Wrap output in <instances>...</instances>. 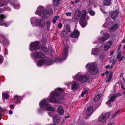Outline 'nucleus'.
Listing matches in <instances>:
<instances>
[{"instance_id":"f257e3e1","label":"nucleus","mask_w":125,"mask_h":125,"mask_svg":"<svg viewBox=\"0 0 125 125\" xmlns=\"http://www.w3.org/2000/svg\"><path fill=\"white\" fill-rule=\"evenodd\" d=\"M69 48L68 45L64 46L62 57L60 59L56 58L55 61L45 57V55L42 52H36L34 54V57L37 59L42 58L37 62V65L39 66H41L44 64L49 65L51 64L54 62H59L65 60L68 56Z\"/></svg>"},{"instance_id":"f03ea898","label":"nucleus","mask_w":125,"mask_h":125,"mask_svg":"<svg viewBox=\"0 0 125 125\" xmlns=\"http://www.w3.org/2000/svg\"><path fill=\"white\" fill-rule=\"evenodd\" d=\"M64 90L61 88H57L54 91L52 92L50 94V96L48 99H44L40 102L39 103L41 106L44 107L49 105L48 100L51 103H59L63 99L62 97L60 95V92L64 91Z\"/></svg>"},{"instance_id":"7ed1b4c3","label":"nucleus","mask_w":125,"mask_h":125,"mask_svg":"<svg viewBox=\"0 0 125 125\" xmlns=\"http://www.w3.org/2000/svg\"><path fill=\"white\" fill-rule=\"evenodd\" d=\"M79 23L83 27H84L87 25V21L89 19V17L86 14V11L83 10L81 12L79 9L77 10L75 12L73 19L74 20H78L80 16Z\"/></svg>"},{"instance_id":"20e7f679","label":"nucleus","mask_w":125,"mask_h":125,"mask_svg":"<svg viewBox=\"0 0 125 125\" xmlns=\"http://www.w3.org/2000/svg\"><path fill=\"white\" fill-rule=\"evenodd\" d=\"M35 14L42 16L44 19H46L53 13L52 9L50 8L47 10L44 7L42 6H39Z\"/></svg>"},{"instance_id":"39448f33","label":"nucleus","mask_w":125,"mask_h":125,"mask_svg":"<svg viewBox=\"0 0 125 125\" xmlns=\"http://www.w3.org/2000/svg\"><path fill=\"white\" fill-rule=\"evenodd\" d=\"M85 67L89 69V73L92 75H95L99 73V69L95 62L89 63L86 65Z\"/></svg>"},{"instance_id":"423d86ee","label":"nucleus","mask_w":125,"mask_h":125,"mask_svg":"<svg viewBox=\"0 0 125 125\" xmlns=\"http://www.w3.org/2000/svg\"><path fill=\"white\" fill-rule=\"evenodd\" d=\"M73 79L74 80H79L82 83H84L87 80L86 75H82L81 72L77 73L73 77Z\"/></svg>"},{"instance_id":"0eeeda50","label":"nucleus","mask_w":125,"mask_h":125,"mask_svg":"<svg viewBox=\"0 0 125 125\" xmlns=\"http://www.w3.org/2000/svg\"><path fill=\"white\" fill-rule=\"evenodd\" d=\"M110 114L109 113H103L99 117L98 121L100 122L103 123L106 122L109 117Z\"/></svg>"},{"instance_id":"6e6552de","label":"nucleus","mask_w":125,"mask_h":125,"mask_svg":"<svg viewBox=\"0 0 125 125\" xmlns=\"http://www.w3.org/2000/svg\"><path fill=\"white\" fill-rule=\"evenodd\" d=\"M40 43L38 41H36L31 43L30 46V50L31 51L34 50H37L39 48Z\"/></svg>"},{"instance_id":"1a4fd4ad","label":"nucleus","mask_w":125,"mask_h":125,"mask_svg":"<svg viewBox=\"0 0 125 125\" xmlns=\"http://www.w3.org/2000/svg\"><path fill=\"white\" fill-rule=\"evenodd\" d=\"M93 106H91L87 109L85 112V114L84 115V117L85 118H87L92 114L93 112Z\"/></svg>"},{"instance_id":"9d476101","label":"nucleus","mask_w":125,"mask_h":125,"mask_svg":"<svg viewBox=\"0 0 125 125\" xmlns=\"http://www.w3.org/2000/svg\"><path fill=\"white\" fill-rule=\"evenodd\" d=\"M36 24L38 26L44 27L45 25V22L44 20L41 18H38L36 20Z\"/></svg>"},{"instance_id":"9b49d317","label":"nucleus","mask_w":125,"mask_h":125,"mask_svg":"<svg viewBox=\"0 0 125 125\" xmlns=\"http://www.w3.org/2000/svg\"><path fill=\"white\" fill-rule=\"evenodd\" d=\"M91 54L94 55L96 57H97L100 54V49L98 48L92 49Z\"/></svg>"},{"instance_id":"f8f14e48","label":"nucleus","mask_w":125,"mask_h":125,"mask_svg":"<svg viewBox=\"0 0 125 125\" xmlns=\"http://www.w3.org/2000/svg\"><path fill=\"white\" fill-rule=\"evenodd\" d=\"M104 37L100 38L99 40L100 41V42L103 43L108 39L109 37V35L106 33H104Z\"/></svg>"},{"instance_id":"ddd939ff","label":"nucleus","mask_w":125,"mask_h":125,"mask_svg":"<svg viewBox=\"0 0 125 125\" xmlns=\"http://www.w3.org/2000/svg\"><path fill=\"white\" fill-rule=\"evenodd\" d=\"M118 10H116L112 12L111 15V18L113 19H115L118 17Z\"/></svg>"},{"instance_id":"4468645a","label":"nucleus","mask_w":125,"mask_h":125,"mask_svg":"<svg viewBox=\"0 0 125 125\" xmlns=\"http://www.w3.org/2000/svg\"><path fill=\"white\" fill-rule=\"evenodd\" d=\"M70 83H71V88L72 90H75L77 88L79 85L78 83L74 82H72Z\"/></svg>"},{"instance_id":"2eb2a0df","label":"nucleus","mask_w":125,"mask_h":125,"mask_svg":"<svg viewBox=\"0 0 125 125\" xmlns=\"http://www.w3.org/2000/svg\"><path fill=\"white\" fill-rule=\"evenodd\" d=\"M111 41L107 42L106 44L104 45V50L105 51H106L109 48L112 44Z\"/></svg>"},{"instance_id":"dca6fc26","label":"nucleus","mask_w":125,"mask_h":125,"mask_svg":"<svg viewBox=\"0 0 125 125\" xmlns=\"http://www.w3.org/2000/svg\"><path fill=\"white\" fill-rule=\"evenodd\" d=\"M71 36L73 38H76L79 36V33L78 31L77 30H74L73 33L71 34Z\"/></svg>"},{"instance_id":"f3484780","label":"nucleus","mask_w":125,"mask_h":125,"mask_svg":"<svg viewBox=\"0 0 125 125\" xmlns=\"http://www.w3.org/2000/svg\"><path fill=\"white\" fill-rule=\"evenodd\" d=\"M22 99L21 97H19L16 95L14 97V98L13 99V101L15 103L17 104L20 102V101Z\"/></svg>"},{"instance_id":"a211bd4d","label":"nucleus","mask_w":125,"mask_h":125,"mask_svg":"<svg viewBox=\"0 0 125 125\" xmlns=\"http://www.w3.org/2000/svg\"><path fill=\"white\" fill-rule=\"evenodd\" d=\"M118 25L117 24H114L111 28H109V31L110 32L111 31H114L116 30L118 28Z\"/></svg>"},{"instance_id":"6ab92c4d","label":"nucleus","mask_w":125,"mask_h":125,"mask_svg":"<svg viewBox=\"0 0 125 125\" xmlns=\"http://www.w3.org/2000/svg\"><path fill=\"white\" fill-rule=\"evenodd\" d=\"M58 112L59 114L60 115L63 114L64 111L63 107L62 106H59L58 108Z\"/></svg>"},{"instance_id":"aec40b11","label":"nucleus","mask_w":125,"mask_h":125,"mask_svg":"<svg viewBox=\"0 0 125 125\" xmlns=\"http://www.w3.org/2000/svg\"><path fill=\"white\" fill-rule=\"evenodd\" d=\"M60 118L59 116L57 115H54L53 118V120L54 122L59 123L60 122Z\"/></svg>"},{"instance_id":"412c9836","label":"nucleus","mask_w":125,"mask_h":125,"mask_svg":"<svg viewBox=\"0 0 125 125\" xmlns=\"http://www.w3.org/2000/svg\"><path fill=\"white\" fill-rule=\"evenodd\" d=\"M115 96L114 94H111L109 96V100L108 101L110 102H113L115 100Z\"/></svg>"},{"instance_id":"4be33fe9","label":"nucleus","mask_w":125,"mask_h":125,"mask_svg":"<svg viewBox=\"0 0 125 125\" xmlns=\"http://www.w3.org/2000/svg\"><path fill=\"white\" fill-rule=\"evenodd\" d=\"M123 56H121V52H119L117 55V59L118 60L119 62H120L123 59Z\"/></svg>"},{"instance_id":"5701e85b","label":"nucleus","mask_w":125,"mask_h":125,"mask_svg":"<svg viewBox=\"0 0 125 125\" xmlns=\"http://www.w3.org/2000/svg\"><path fill=\"white\" fill-rule=\"evenodd\" d=\"M41 50L43 51L44 52H49L51 53V52L50 51V50L49 49H47L45 46L42 47Z\"/></svg>"},{"instance_id":"b1692460","label":"nucleus","mask_w":125,"mask_h":125,"mask_svg":"<svg viewBox=\"0 0 125 125\" xmlns=\"http://www.w3.org/2000/svg\"><path fill=\"white\" fill-rule=\"evenodd\" d=\"M111 22V20L110 19H107L106 20V22L103 25V26L104 27L108 26Z\"/></svg>"},{"instance_id":"393cba45","label":"nucleus","mask_w":125,"mask_h":125,"mask_svg":"<svg viewBox=\"0 0 125 125\" xmlns=\"http://www.w3.org/2000/svg\"><path fill=\"white\" fill-rule=\"evenodd\" d=\"M46 110L47 111L53 112L55 110V109L52 106H48L46 108Z\"/></svg>"},{"instance_id":"a878e982","label":"nucleus","mask_w":125,"mask_h":125,"mask_svg":"<svg viewBox=\"0 0 125 125\" xmlns=\"http://www.w3.org/2000/svg\"><path fill=\"white\" fill-rule=\"evenodd\" d=\"M104 4L105 5H110L111 3L110 0H103Z\"/></svg>"},{"instance_id":"bb28decb","label":"nucleus","mask_w":125,"mask_h":125,"mask_svg":"<svg viewBox=\"0 0 125 125\" xmlns=\"http://www.w3.org/2000/svg\"><path fill=\"white\" fill-rule=\"evenodd\" d=\"M51 23L50 21H47L46 23V25L47 27V31H49V30L50 25Z\"/></svg>"},{"instance_id":"cd10ccee","label":"nucleus","mask_w":125,"mask_h":125,"mask_svg":"<svg viewBox=\"0 0 125 125\" xmlns=\"http://www.w3.org/2000/svg\"><path fill=\"white\" fill-rule=\"evenodd\" d=\"M4 111L5 110L0 107V120L1 119V116L4 114Z\"/></svg>"},{"instance_id":"c85d7f7f","label":"nucleus","mask_w":125,"mask_h":125,"mask_svg":"<svg viewBox=\"0 0 125 125\" xmlns=\"http://www.w3.org/2000/svg\"><path fill=\"white\" fill-rule=\"evenodd\" d=\"M59 2L60 0H53V5L55 6H57L59 4Z\"/></svg>"},{"instance_id":"c756f323","label":"nucleus","mask_w":125,"mask_h":125,"mask_svg":"<svg viewBox=\"0 0 125 125\" xmlns=\"http://www.w3.org/2000/svg\"><path fill=\"white\" fill-rule=\"evenodd\" d=\"M100 97V95L98 94L95 96L94 97V100L95 102H96L98 100Z\"/></svg>"},{"instance_id":"7c9ffc66","label":"nucleus","mask_w":125,"mask_h":125,"mask_svg":"<svg viewBox=\"0 0 125 125\" xmlns=\"http://www.w3.org/2000/svg\"><path fill=\"white\" fill-rule=\"evenodd\" d=\"M88 11L89 14L92 16H93L95 14V12L92 10L91 9H88Z\"/></svg>"},{"instance_id":"2f4dec72","label":"nucleus","mask_w":125,"mask_h":125,"mask_svg":"<svg viewBox=\"0 0 125 125\" xmlns=\"http://www.w3.org/2000/svg\"><path fill=\"white\" fill-rule=\"evenodd\" d=\"M59 18V17L58 16H56L53 18V19L52 21V22L53 23H54L56 22V20H57Z\"/></svg>"},{"instance_id":"473e14b6","label":"nucleus","mask_w":125,"mask_h":125,"mask_svg":"<svg viewBox=\"0 0 125 125\" xmlns=\"http://www.w3.org/2000/svg\"><path fill=\"white\" fill-rule=\"evenodd\" d=\"M105 57V55L103 53H102L99 56V59L102 60L104 59Z\"/></svg>"},{"instance_id":"72a5a7b5","label":"nucleus","mask_w":125,"mask_h":125,"mask_svg":"<svg viewBox=\"0 0 125 125\" xmlns=\"http://www.w3.org/2000/svg\"><path fill=\"white\" fill-rule=\"evenodd\" d=\"M10 4L11 5H14V9H18L20 7V5L19 4L15 5L14 4V3H11Z\"/></svg>"},{"instance_id":"f704fd0d","label":"nucleus","mask_w":125,"mask_h":125,"mask_svg":"<svg viewBox=\"0 0 125 125\" xmlns=\"http://www.w3.org/2000/svg\"><path fill=\"white\" fill-rule=\"evenodd\" d=\"M5 4V2L4 0H1L0 1V6L1 7L3 6Z\"/></svg>"},{"instance_id":"c9c22d12","label":"nucleus","mask_w":125,"mask_h":125,"mask_svg":"<svg viewBox=\"0 0 125 125\" xmlns=\"http://www.w3.org/2000/svg\"><path fill=\"white\" fill-rule=\"evenodd\" d=\"M111 60L112 59L111 58V59L110 60V62H112V65L111 66V69H112L116 61V60H114L112 61Z\"/></svg>"},{"instance_id":"e433bc0d","label":"nucleus","mask_w":125,"mask_h":125,"mask_svg":"<svg viewBox=\"0 0 125 125\" xmlns=\"http://www.w3.org/2000/svg\"><path fill=\"white\" fill-rule=\"evenodd\" d=\"M66 30L68 32H70V33L71 32L70 30V26L69 25H67L65 26Z\"/></svg>"},{"instance_id":"4c0bfd02","label":"nucleus","mask_w":125,"mask_h":125,"mask_svg":"<svg viewBox=\"0 0 125 125\" xmlns=\"http://www.w3.org/2000/svg\"><path fill=\"white\" fill-rule=\"evenodd\" d=\"M35 18L33 17L31 18V23L32 24V26H33L34 25L33 22L35 21Z\"/></svg>"},{"instance_id":"58836bf2","label":"nucleus","mask_w":125,"mask_h":125,"mask_svg":"<svg viewBox=\"0 0 125 125\" xmlns=\"http://www.w3.org/2000/svg\"><path fill=\"white\" fill-rule=\"evenodd\" d=\"M2 95L6 99H7L8 97L9 96V95L8 94L5 93H3L2 94Z\"/></svg>"},{"instance_id":"ea45409f","label":"nucleus","mask_w":125,"mask_h":125,"mask_svg":"<svg viewBox=\"0 0 125 125\" xmlns=\"http://www.w3.org/2000/svg\"><path fill=\"white\" fill-rule=\"evenodd\" d=\"M5 17L3 14H1L0 15V22L1 21H2L5 18Z\"/></svg>"},{"instance_id":"a19ab883","label":"nucleus","mask_w":125,"mask_h":125,"mask_svg":"<svg viewBox=\"0 0 125 125\" xmlns=\"http://www.w3.org/2000/svg\"><path fill=\"white\" fill-rule=\"evenodd\" d=\"M120 111V110H118L112 116V118H113L115 117L116 115L118 114V113Z\"/></svg>"},{"instance_id":"79ce46f5","label":"nucleus","mask_w":125,"mask_h":125,"mask_svg":"<svg viewBox=\"0 0 125 125\" xmlns=\"http://www.w3.org/2000/svg\"><path fill=\"white\" fill-rule=\"evenodd\" d=\"M62 35L63 36H65L66 35V32L65 30H63L61 32Z\"/></svg>"},{"instance_id":"37998d69","label":"nucleus","mask_w":125,"mask_h":125,"mask_svg":"<svg viewBox=\"0 0 125 125\" xmlns=\"http://www.w3.org/2000/svg\"><path fill=\"white\" fill-rule=\"evenodd\" d=\"M88 90H86L83 92L81 94V96L83 97L84 95L88 92Z\"/></svg>"},{"instance_id":"c03bdc74","label":"nucleus","mask_w":125,"mask_h":125,"mask_svg":"<svg viewBox=\"0 0 125 125\" xmlns=\"http://www.w3.org/2000/svg\"><path fill=\"white\" fill-rule=\"evenodd\" d=\"M88 90H86L83 92L81 94V96L83 97L84 95L88 92Z\"/></svg>"},{"instance_id":"a18cd8bd","label":"nucleus","mask_w":125,"mask_h":125,"mask_svg":"<svg viewBox=\"0 0 125 125\" xmlns=\"http://www.w3.org/2000/svg\"><path fill=\"white\" fill-rule=\"evenodd\" d=\"M88 90H86L83 92L81 94V96L83 97L84 95L88 92Z\"/></svg>"},{"instance_id":"49530a36","label":"nucleus","mask_w":125,"mask_h":125,"mask_svg":"<svg viewBox=\"0 0 125 125\" xmlns=\"http://www.w3.org/2000/svg\"><path fill=\"white\" fill-rule=\"evenodd\" d=\"M72 14V13L71 12H67L65 14L68 16H71Z\"/></svg>"},{"instance_id":"de8ad7c7","label":"nucleus","mask_w":125,"mask_h":125,"mask_svg":"<svg viewBox=\"0 0 125 125\" xmlns=\"http://www.w3.org/2000/svg\"><path fill=\"white\" fill-rule=\"evenodd\" d=\"M0 25L1 26H5L6 27H8V26L9 24H6V23H1L0 24Z\"/></svg>"},{"instance_id":"09e8293b","label":"nucleus","mask_w":125,"mask_h":125,"mask_svg":"<svg viewBox=\"0 0 125 125\" xmlns=\"http://www.w3.org/2000/svg\"><path fill=\"white\" fill-rule=\"evenodd\" d=\"M110 102L109 101H108L107 102H106V104L108 105V106H111L112 105V104L110 103Z\"/></svg>"},{"instance_id":"8fccbe9b","label":"nucleus","mask_w":125,"mask_h":125,"mask_svg":"<svg viewBox=\"0 0 125 125\" xmlns=\"http://www.w3.org/2000/svg\"><path fill=\"white\" fill-rule=\"evenodd\" d=\"M112 78V77H111V76H109L108 78V79L106 80V82H109L110 80Z\"/></svg>"},{"instance_id":"3c124183","label":"nucleus","mask_w":125,"mask_h":125,"mask_svg":"<svg viewBox=\"0 0 125 125\" xmlns=\"http://www.w3.org/2000/svg\"><path fill=\"white\" fill-rule=\"evenodd\" d=\"M122 95V94L120 93H118L116 95H115V97L117 98L119 96H121Z\"/></svg>"},{"instance_id":"603ef678","label":"nucleus","mask_w":125,"mask_h":125,"mask_svg":"<svg viewBox=\"0 0 125 125\" xmlns=\"http://www.w3.org/2000/svg\"><path fill=\"white\" fill-rule=\"evenodd\" d=\"M3 62V57L0 55V63H2Z\"/></svg>"},{"instance_id":"864d4df0","label":"nucleus","mask_w":125,"mask_h":125,"mask_svg":"<svg viewBox=\"0 0 125 125\" xmlns=\"http://www.w3.org/2000/svg\"><path fill=\"white\" fill-rule=\"evenodd\" d=\"M121 88L123 89L124 90H125V89L124 87V86L123 84L122 83H121Z\"/></svg>"},{"instance_id":"5fc2aeb1","label":"nucleus","mask_w":125,"mask_h":125,"mask_svg":"<svg viewBox=\"0 0 125 125\" xmlns=\"http://www.w3.org/2000/svg\"><path fill=\"white\" fill-rule=\"evenodd\" d=\"M58 27L59 28H61L62 27V24L61 23H59L58 25Z\"/></svg>"},{"instance_id":"6e6d98bb","label":"nucleus","mask_w":125,"mask_h":125,"mask_svg":"<svg viewBox=\"0 0 125 125\" xmlns=\"http://www.w3.org/2000/svg\"><path fill=\"white\" fill-rule=\"evenodd\" d=\"M105 68H110L111 69V66L110 67V66L109 65H107L106 66H105Z\"/></svg>"},{"instance_id":"4d7b16f0","label":"nucleus","mask_w":125,"mask_h":125,"mask_svg":"<svg viewBox=\"0 0 125 125\" xmlns=\"http://www.w3.org/2000/svg\"><path fill=\"white\" fill-rule=\"evenodd\" d=\"M14 106L13 104H11L10 105V107L11 109L14 108Z\"/></svg>"},{"instance_id":"13d9d810","label":"nucleus","mask_w":125,"mask_h":125,"mask_svg":"<svg viewBox=\"0 0 125 125\" xmlns=\"http://www.w3.org/2000/svg\"><path fill=\"white\" fill-rule=\"evenodd\" d=\"M124 74V73H121V74L120 75V77H123Z\"/></svg>"},{"instance_id":"bf43d9fd","label":"nucleus","mask_w":125,"mask_h":125,"mask_svg":"<svg viewBox=\"0 0 125 125\" xmlns=\"http://www.w3.org/2000/svg\"><path fill=\"white\" fill-rule=\"evenodd\" d=\"M108 73H109L108 71H106L105 72V74H106V76H107V74Z\"/></svg>"},{"instance_id":"052dcab7","label":"nucleus","mask_w":125,"mask_h":125,"mask_svg":"<svg viewBox=\"0 0 125 125\" xmlns=\"http://www.w3.org/2000/svg\"><path fill=\"white\" fill-rule=\"evenodd\" d=\"M113 53H114V51H111L110 52V56L112 55H113Z\"/></svg>"},{"instance_id":"680f3d73","label":"nucleus","mask_w":125,"mask_h":125,"mask_svg":"<svg viewBox=\"0 0 125 125\" xmlns=\"http://www.w3.org/2000/svg\"><path fill=\"white\" fill-rule=\"evenodd\" d=\"M12 111L11 110H10L9 111V113L10 115H11L12 113Z\"/></svg>"},{"instance_id":"e2e57ef3","label":"nucleus","mask_w":125,"mask_h":125,"mask_svg":"<svg viewBox=\"0 0 125 125\" xmlns=\"http://www.w3.org/2000/svg\"><path fill=\"white\" fill-rule=\"evenodd\" d=\"M113 124V123L112 122H110L107 125H112Z\"/></svg>"},{"instance_id":"0e129e2a","label":"nucleus","mask_w":125,"mask_h":125,"mask_svg":"<svg viewBox=\"0 0 125 125\" xmlns=\"http://www.w3.org/2000/svg\"><path fill=\"white\" fill-rule=\"evenodd\" d=\"M7 10H9V11H10L11 10V9L9 7H7L6 9Z\"/></svg>"},{"instance_id":"69168bd1","label":"nucleus","mask_w":125,"mask_h":125,"mask_svg":"<svg viewBox=\"0 0 125 125\" xmlns=\"http://www.w3.org/2000/svg\"><path fill=\"white\" fill-rule=\"evenodd\" d=\"M122 42L123 43H125V39H124L122 41Z\"/></svg>"},{"instance_id":"338daca9","label":"nucleus","mask_w":125,"mask_h":125,"mask_svg":"<svg viewBox=\"0 0 125 125\" xmlns=\"http://www.w3.org/2000/svg\"><path fill=\"white\" fill-rule=\"evenodd\" d=\"M75 2L76 3H78L79 1L78 0H75Z\"/></svg>"},{"instance_id":"774afa93","label":"nucleus","mask_w":125,"mask_h":125,"mask_svg":"<svg viewBox=\"0 0 125 125\" xmlns=\"http://www.w3.org/2000/svg\"><path fill=\"white\" fill-rule=\"evenodd\" d=\"M111 76V77H112V73H110V75L109 76H109Z\"/></svg>"}]
</instances>
